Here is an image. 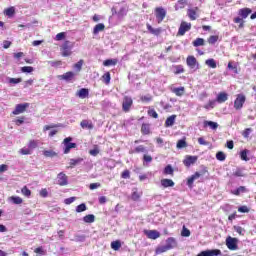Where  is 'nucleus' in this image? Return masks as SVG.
<instances>
[{
    "mask_svg": "<svg viewBox=\"0 0 256 256\" xmlns=\"http://www.w3.org/2000/svg\"><path fill=\"white\" fill-rule=\"evenodd\" d=\"M175 247H177V240L173 237H170L166 240V244L164 246H159L156 248V255H161V253L171 251V249H175Z\"/></svg>",
    "mask_w": 256,
    "mask_h": 256,
    "instance_id": "1",
    "label": "nucleus"
},
{
    "mask_svg": "<svg viewBox=\"0 0 256 256\" xmlns=\"http://www.w3.org/2000/svg\"><path fill=\"white\" fill-rule=\"evenodd\" d=\"M246 97L243 94H238L234 101V108L236 110L243 109V105H245Z\"/></svg>",
    "mask_w": 256,
    "mask_h": 256,
    "instance_id": "2",
    "label": "nucleus"
},
{
    "mask_svg": "<svg viewBox=\"0 0 256 256\" xmlns=\"http://www.w3.org/2000/svg\"><path fill=\"white\" fill-rule=\"evenodd\" d=\"M238 239L237 238H233L231 236L226 238V246L228 247V249H230V251H237L238 246Z\"/></svg>",
    "mask_w": 256,
    "mask_h": 256,
    "instance_id": "3",
    "label": "nucleus"
},
{
    "mask_svg": "<svg viewBox=\"0 0 256 256\" xmlns=\"http://www.w3.org/2000/svg\"><path fill=\"white\" fill-rule=\"evenodd\" d=\"M132 105H133V99L129 96H125L122 102L123 111H125V113H128Z\"/></svg>",
    "mask_w": 256,
    "mask_h": 256,
    "instance_id": "4",
    "label": "nucleus"
},
{
    "mask_svg": "<svg viewBox=\"0 0 256 256\" xmlns=\"http://www.w3.org/2000/svg\"><path fill=\"white\" fill-rule=\"evenodd\" d=\"M155 15L158 23H161L163 19H165L167 11H165L163 7H158L155 9Z\"/></svg>",
    "mask_w": 256,
    "mask_h": 256,
    "instance_id": "5",
    "label": "nucleus"
},
{
    "mask_svg": "<svg viewBox=\"0 0 256 256\" xmlns=\"http://www.w3.org/2000/svg\"><path fill=\"white\" fill-rule=\"evenodd\" d=\"M28 107H29V103L18 104L16 105L12 113L13 115H21V113H25Z\"/></svg>",
    "mask_w": 256,
    "mask_h": 256,
    "instance_id": "6",
    "label": "nucleus"
},
{
    "mask_svg": "<svg viewBox=\"0 0 256 256\" xmlns=\"http://www.w3.org/2000/svg\"><path fill=\"white\" fill-rule=\"evenodd\" d=\"M190 30H191V23L182 22L178 30V35L183 36L185 35V33H187V31H190Z\"/></svg>",
    "mask_w": 256,
    "mask_h": 256,
    "instance_id": "7",
    "label": "nucleus"
},
{
    "mask_svg": "<svg viewBox=\"0 0 256 256\" xmlns=\"http://www.w3.org/2000/svg\"><path fill=\"white\" fill-rule=\"evenodd\" d=\"M144 234L148 237V239H159L161 237V233L157 230H144Z\"/></svg>",
    "mask_w": 256,
    "mask_h": 256,
    "instance_id": "8",
    "label": "nucleus"
},
{
    "mask_svg": "<svg viewBox=\"0 0 256 256\" xmlns=\"http://www.w3.org/2000/svg\"><path fill=\"white\" fill-rule=\"evenodd\" d=\"M83 163V158H72L68 160L67 169H74L77 165H81Z\"/></svg>",
    "mask_w": 256,
    "mask_h": 256,
    "instance_id": "9",
    "label": "nucleus"
},
{
    "mask_svg": "<svg viewBox=\"0 0 256 256\" xmlns=\"http://www.w3.org/2000/svg\"><path fill=\"white\" fill-rule=\"evenodd\" d=\"M75 47V43L66 41L65 42V57H70L73 55V51H71Z\"/></svg>",
    "mask_w": 256,
    "mask_h": 256,
    "instance_id": "10",
    "label": "nucleus"
},
{
    "mask_svg": "<svg viewBox=\"0 0 256 256\" xmlns=\"http://www.w3.org/2000/svg\"><path fill=\"white\" fill-rule=\"evenodd\" d=\"M217 255H221V250L202 251L197 256H217Z\"/></svg>",
    "mask_w": 256,
    "mask_h": 256,
    "instance_id": "11",
    "label": "nucleus"
},
{
    "mask_svg": "<svg viewBox=\"0 0 256 256\" xmlns=\"http://www.w3.org/2000/svg\"><path fill=\"white\" fill-rule=\"evenodd\" d=\"M201 175H203V173L195 172V174L188 178L187 185L188 187H190V189L193 188V183L195 182V180L199 179Z\"/></svg>",
    "mask_w": 256,
    "mask_h": 256,
    "instance_id": "12",
    "label": "nucleus"
},
{
    "mask_svg": "<svg viewBox=\"0 0 256 256\" xmlns=\"http://www.w3.org/2000/svg\"><path fill=\"white\" fill-rule=\"evenodd\" d=\"M183 163L186 167H191V165L197 163V156H186Z\"/></svg>",
    "mask_w": 256,
    "mask_h": 256,
    "instance_id": "13",
    "label": "nucleus"
},
{
    "mask_svg": "<svg viewBox=\"0 0 256 256\" xmlns=\"http://www.w3.org/2000/svg\"><path fill=\"white\" fill-rule=\"evenodd\" d=\"M50 129L52 130L49 132V137H54V135H57V133L59 132V130L57 129V126L55 125L44 126V131H49Z\"/></svg>",
    "mask_w": 256,
    "mask_h": 256,
    "instance_id": "14",
    "label": "nucleus"
},
{
    "mask_svg": "<svg viewBox=\"0 0 256 256\" xmlns=\"http://www.w3.org/2000/svg\"><path fill=\"white\" fill-rule=\"evenodd\" d=\"M186 63L188 67H190V69H195L197 65V59L195 58V56H188L186 59Z\"/></svg>",
    "mask_w": 256,
    "mask_h": 256,
    "instance_id": "15",
    "label": "nucleus"
},
{
    "mask_svg": "<svg viewBox=\"0 0 256 256\" xmlns=\"http://www.w3.org/2000/svg\"><path fill=\"white\" fill-rule=\"evenodd\" d=\"M227 99H229V95L226 92H220L216 97L217 103H225Z\"/></svg>",
    "mask_w": 256,
    "mask_h": 256,
    "instance_id": "16",
    "label": "nucleus"
},
{
    "mask_svg": "<svg viewBox=\"0 0 256 256\" xmlns=\"http://www.w3.org/2000/svg\"><path fill=\"white\" fill-rule=\"evenodd\" d=\"M172 93H175L177 97H183L185 95V87L172 88Z\"/></svg>",
    "mask_w": 256,
    "mask_h": 256,
    "instance_id": "17",
    "label": "nucleus"
},
{
    "mask_svg": "<svg viewBox=\"0 0 256 256\" xmlns=\"http://www.w3.org/2000/svg\"><path fill=\"white\" fill-rule=\"evenodd\" d=\"M175 119H177V115H171L165 121V127H173L175 125Z\"/></svg>",
    "mask_w": 256,
    "mask_h": 256,
    "instance_id": "18",
    "label": "nucleus"
},
{
    "mask_svg": "<svg viewBox=\"0 0 256 256\" xmlns=\"http://www.w3.org/2000/svg\"><path fill=\"white\" fill-rule=\"evenodd\" d=\"M197 11H199V8H195V9H188V17L189 19H191V21H195V19H197Z\"/></svg>",
    "mask_w": 256,
    "mask_h": 256,
    "instance_id": "19",
    "label": "nucleus"
},
{
    "mask_svg": "<svg viewBox=\"0 0 256 256\" xmlns=\"http://www.w3.org/2000/svg\"><path fill=\"white\" fill-rule=\"evenodd\" d=\"M239 15L242 17V19H247L249 15H251V9L249 8H243L239 10Z\"/></svg>",
    "mask_w": 256,
    "mask_h": 256,
    "instance_id": "20",
    "label": "nucleus"
},
{
    "mask_svg": "<svg viewBox=\"0 0 256 256\" xmlns=\"http://www.w3.org/2000/svg\"><path fill=\"white\" fill-rule=\"evenodd\" d=\"M161 185L164 188L175 187V182H173V180H171V179H162L161 180Z\"/></svg>",
    "mask_w": 256,
    "mask_h": 256,
    "instance_id": "21",
    "label": "nucleus"
},
{
    "mask_svg": "<svg viewBox=\"0 0 256 256\" xmlns=\"http://www.w3.org/2000/svg\"><path fill=\"white\" fill-rule=\"evenodd\" d=\"M8 200L14 205H21V203H23V198L19 196H11L8 198Z\"/></svg>",
    "mask_w": 256,
    "mask_h": 256,
    "instance_id": "22",
    "label": "nucleus"
},
{
    "mask_svg": "<svg viewBox=\"0 0 256 256\" xmlns=\"http://www.w3.org/2000/svg\"><path fill=\"white\" fill-rule=\"evenodd\" d=\"M101 31H105V24L99 23L93 29V34L98 35Z\"/></svg>",
    "mask_w": 256,
    "mask_h": 256,
    "instance_id": "23",
    "label": "nucleus"
},
{
    "mask_svg": "<svg viewBox=\"0 0 256 256\" xmlns=\"http://www.w3.org/2000/svg\"><path fill=\"white\" fill-rule=\"evenodd\" d=\"M23 81L21 78H11V77H6L5 83H9L10 85H17Z\"/></svg>",
    "mask_w": 256,
    "mask_h": 256,
    "instance_id": "24",
    "label": "nucleus"
},
{
    "mask_svg": "<svg viewBox=\"0 0 256 256\" xmlns=\"http://www.w3.org/2000/svg\"><path fill=\"white\" fill-rule=\"evenodd\" d=\"M77 95L78 97H80V99H85L86 97L89 96V90L82 88L78 91Z\"/></svg>",
    "mask_w": 256,
    "mask_h": 256,
    "instance_id": "25",
    "label": "nucleus"
},
{
    "mask_svg": "<svg viewBox=\"0 0 256 256\" xmlns=\"http://www.w3.org/2000/svg\"><path fill=\"white\" fill-rule=\"evenodd\" d=\"M247 192V188H245V186H240L238 187L236 190L231 191L232 195H241V193H246Z\"/></svg>",
    "mask_w": 256,
    "mask_h": 256,
    "instance_id": "26",
    "label": "nucleus"
},
{
    "mask_svg": "<svg viewBox=\"0 0 256 256\" xmlns=\"http://www.w3.org/2000/svg\"><path fill=\"white\" fill-rule=\"evenodd\" d=\"M56 183H57V185H60L61 187H63V185H65V174L63 172L58 174Z\"/></svg>",
    "mask_w": 256,
    "mask_h": 256,
    "instance_id": "27",
    "label": "nucleus"
},
{
    "mask_svg": "<svg viewBox=\"0 0 256 256\" xmlns=\"http://www.w3.org/2000/svg\"><path fill=\"white\" fill-rule=\"evenodd\" d=\"M205 65H207L211 69H217V62H215V59L213 58L206 60Z\"/></svg>",
    "mask_w": 256,
    "mask_h": 256,
    "instance_id": "28",
    "label": "nucleus"
},
{
    "mask_svg": "<svg viewBox=\"0 0 256 256\" xmlns=\"http://www.w3.org/2000/svg\"><path fill=\"white\" fill-rule=\"evenodd\" d=\"M147 29H148V31H150V33H152V35H161V28H152V26L151 25H147Z\"/></svg>",
    "mask_w": 256,
    "mask_h": 256,
    "instance_id": "29",
    "label": "nucleus"
},
{
    "mask_svg": "<svg viewBox=\"0 0 256 256\" xmlns=\"http://www.w3.org/2000/svg\"><path fill=\"white\" fill-rule=\"evenodd\" d=\"M84 223H95V215L93 214H88L83 217Z\"/></svg>",
    "mask_w": 256,
    "mask_h": 256,
    "instance_id": "30",
    "label": "nucleus"
},
{
    "mask_svg": "<svg viewBox=\"0 0 256 256\" xmlns=\"http://www.w3.org/2000/svg\"><path fill=\"white\" fill-rule=\"evenodd\" d=\"M192 45L194 47H203V45H205V39L197 38L196 40L193 41Z\"/></svg>",
    "mask_w": 256,
    "mask_h": 256,
    "instance_id": "31",
    "label": "nucleus"
},
{
    "mask_svg": "<svg viewBox=\"0 0 256 256\" xmlns=\"http://www.w3.org/2000/svg\"><path fill=\"white\" fill-rule=\"evenodd\" d=\"M111 249H113L114 251H119V249H121V241L116 240L111 242Z\"/></svg>",
    "mask_w": 256,
    "mask_h": 256,
    "instance_id": "32",
    "label": "nucleus"
},
{
    "mask_svg": "<svg viewBox=\"0 0 256 256\" xmlns=\"http://www.w3.org/2000/svg\"><path fill=\"white\" fill-rule=\"evenodd\" d=\"M38 146H39V141H37V140H30L28 143V148L32 151L34 149H37Z\"/></svg>",
    "mask_w": 256,
    "mask_h": 256,
    "instance_id": "33",
    "label": "nucleus"
},
{
    "mask_svg": "<svg viewBox=\"0 0 256 256\" xmlns=\"http://www.w3.org/2000/svg\"><path fill=\"white\" fill-rule=\"evenodd\" d=\"M80 125L82 129H93V124L87 120H83Z\"/></svg>",
    "mask_w": 256,
    "mask_h": 256,
    "instance_id": "34",
    "label": "nucleus"
},
{
    "mask_svg": "<svg viewBox=\"0 0 256 256\" xmlns=\"http://www.w3.org/2000/svg\"><path fill=\"white\" fill-rule=\"evenodd\" d=\"M204 125L208 126L210 129H217L219 127V124H217V122H213V121H204Z\"/></svg>",
    "mask_w": 256,
    "mask_h": 256,
    "instance_id": "35",
    "label": "nucleus"
},
{
    "mask_svg": "<svg viewBox=\"0 0 256 256\" xmlns=\"http://www.w3.org/2000/svg\"><path fill=\"white\" fill-rule=\"evenodd\" d=\"M176 147L177 149H185L187 147V141L185 139L178 140Z\"/></svg>",
    "mask_w": 256,
    "mask_h": 256,
    "instance_id": "36",
    "label": "nucleus"
},
{
    "mask_svg": "<svg viewBox=\"0 0 256 256\" xmlns=\"http://www.w3.org/2000/svg\"><path fill=\"white\" fill-rule=\"evenodd\" d=\"M77 147V144L69 142L67 144H65V153H69V151H71V149H75Z\"/></svg>",
    "mask_w": 256,
    "mask_h": 256,
    "instance_id": "37",
    "label": "nucleus"
},
{
    "mask_svg": "<svg viewBox=\"0 0 256 256\" xmlns=\"http://www.w3.org/2000/svg\"><path fill=\"white\" fill-rule=\"evenodd\" d=\"M104 67H111V65H117V60L108 59L103 62Z\"/></svg>",
    "mask_w": 256,
    "mask_h": 256,
    "instance_id": "38",
    "label": "nucleus"
},
{
    "mask_svg": "<svg viewBox=\"0 0 256 256\" xmlns=\"http://www.w3.org/2000/svg\"><path fill=\"white\" fill-rule=\"evenodd\" d=\"M233 177H245V174L243 173V169L237 168L235 172H233Z\"/></svg>",
    "mask_w": 256,
    "mask_h": 256,
    "instance_id": "39",
    "label": "nucleus"
},
{
    "mask_svg": "<svg viewBox=\"0 0 256 256\" xmlns=\"http://www.w3.org/2000/svg\"><path fill=\"white\" fill-rule=\"evenodd\" d=\"M83 211H87V205H85V203H82L76 207L77 213H83Z\"/></svg>",
    "mask_w": 256,
    "mask_h": 256,
    "instance_id": "40",
    "label": "nucleus"
},
{
    "mask_svg": "<svg viewBox=\"0 0 256 256\" xmlns=\"http://www.w3.org/2000/svg\"><path fill=\"white\" fill-rule=\"evenodd\" d=\"M5 15H7V17H13V15H15V8L10 7L8 9H6L4 11Z\"/></svg>",
    "mask_w": 256,
    "mask_h": 256,
    "instance_id": "41",
    "label": "nucleus"
},
{
    "mask_svg": "<svg viewBox=\"0 0 256 256\" xmlns=\"http://www.w3.org/2000/svg\"><path fill=\"white\" fill-rule=\"evenodd\" d=\"M226 158H227V156L223 152H221V151L217 152L216 159L218 161H225Z\"/></svg>",
    "mask_w": 256,
    "mask_h": 256,
    "instance_id": "42",
    "label": "nucleus"
},
{
    "mask_svg": "<svg viewBox=\"0 0 256 256\" xmlns=\"http://www.w3.org/2000/svg\"><path fill=\"white\" fill-rule=\"evenodd\" d=\"M20 153H21V155H31V153H33V152L31 149H29V146H28V147H24V148L20 149Z\"/></svg>",
    "mask_w": 256,
    "mask_h": 256,
    "instance_id": "43",
    "label": "nucleus"
},
{
    "mask_svg": "<svg viewBox=\"0 0 256 256\" xmlns=\"http://www.w3.org/2000/svg\"><path fill=\"white\" fill-rule=\"evenodd\" d=\"M164 175H173V166L167 165L164 169Z\"/></svg>",
    "mask_w": 256,
    "mask_h": 256,
    "instance_id": "44",
    "label": "nucleus"
},
{
    "mask_svg": "<svg viewBox=\"0 0 256 256\" xmlns=\"http://www.w3.org/2000/svg\"><path fill=\"white\" fill-rule=\"evenodd\" d=\"M217 41H219V36H210L208 39L210 45H215Z\"/></svg>",
    "mask_w": 256,
    "mask_h": 256,
    "instance_id": "45",
    "label": "nucleus"
},
{
    "mask_svg": "<svg viewBox=\"0 0 256 256\" xmlns=\"http://www.w3.org/2000/svg\"><path fill=\"white\" fill-rule=\"evenodd\" d=\"M21 191L22 195H24L25 197H31V190H29L27 186H24Z\"/></svg>",
    "mask_w": 256,
    "mask_h": 256,
    "instance_id": "46",
    "label": "nucleus"
},
{
    "mask_svg": "<svg viewBox=\"0 0 256 256\" xmlns=\"http://www.w3.org/2000/svg\"><path fill=\"white\" fill-rule=\"evenodd\" d=\"M181 235H182V237H190L191 231L189 229H187L185 226H183Z\"/></svg>",
    "mask_w": 256,
    "mask_h": 256,
    "instance_id": "47",
    "label": "nucleus"
},
{
    "mask_svg": "<svg viewBox=\"0 0 256 256\" xmlns=\"http://www.w3.org/2000/svg\"><path fill=\"white\" fill-rule=\"evenodd\" d=\"M215 103H217L216 100H210L208 104L204 106V109H213L215 107Z\"/></svg>",
    "mask_w": 256,
    "mask_h": 256,
    "instance_id": "48",
    "label": "nucleus"
},
{
    "mask_svg": "<svg viewBox=\"0 0 256 256\" xmlns=\"http://www.w3.org/2000/svg\"><path fill=\"white\" fill-rule=\"evenodd\" d=\"M103 79L106 85H109V83H111V74L109 72L105 73Z\"/></svg>",
    "mask_w": 256,
    "mask_h": 256,
    "instance_id": "49",
    "label": "nucleus"
},
{
    "mask_svg": "<svg viewBox=\"0 0 256 256\" xmlns=\"http://www.w3.org/2000/svg\"><path fill=\"white\" fill-rule=\"evenodd\" d=\"M73 77H75L74 72H66V74H65V81H72Z\"/></svg>",
    "mask_w": 256,
    "mask_h": 256,
    "instance_id": "50",
    "label": "nucleus"
},
{
    "mask_svg": "<svg viewBox=\"0 0 256 256\" xmlns=\"http://www.w3.org/2000/svg\"><path fill=\"white\" fill-rule=\"evenodd\" d=\"M22 73H33V67L32 66H24L21 68Z\"/></svg>",
    "mask_w": 256,
    "mask_h": 256,
    "instance_id": "51",
    "label": "nucleus"
},
{
    "mask_svg": "<svg viewBox=\"0 0 256 256\" xmlns=\"http://www.w3.org/2000/svg\"><path fill=\"white\" fill-rule=\"evenodd\" d=\"M247 153H249V151H247V150H243L240 153V157H241L242 161H249V157H247Z\"/></svg>",
    "mask_w": 256,
    "mask_h": 256,
    "instance_id": "52",
    "label": "nucleus"
},
{
    "mask_svg": "<svg viewBox=\"0 0 256 256\" xmlns=\"http://www.w3.org/2000/svg\"><path fill=\"white\" fill-rule=\"evenodd\" d=\"M43 155L45 157H55V155H57V153H55L54 151L52 150H46L43 152Z\"/></svg>",
    "mask_w": 256,
    "mask_h": 256,
    "instance_id": "53",
    "label": "nucleus"
},
{
    "mask_svg": "<svg viewBox=\"0 0 256 256\" xmlns=\"http://www.w3.org/2000/svg\"><path fill=\"white\" fill-rule=\"evenodd\" d=\"M135 153H147V149L143 145H140L135 148Z\"/></svg>",
    "mask_w": 256,
    "mask_h": 256,
    "instance_id": "54",
    "label": "nucleus"
},
{
    "mask_svg": "<svg viewBox=\"0 0 256 256\" xmlns=\"http://www.w3.org/2000/svg\"><path fill=\"white\" fill-rule=\"evenodd\" d=\"M48 63L51 67H61V65H63L61 61H49Z\"/></svg>",
    "mask_w": 256,
    "mask_h": 256,
    "instance_id": "55",
    "label": "nucleus"
},
{
    "mask_svg": "<svg viewBox=\"0 0 256 256\" xmlns=\"http://www.w3.org/2000/svg\"><path fill=\"white\" fill-rule=\"evenodd\" d=\"M82 67H83V60H80L76 64H74V69H76V71L78 72L81 71Z\"/></svg>",
    "mask_w": 256,
    "mask_h": 256,
    "instance_id": "56",
    "label": "nucleus"
},
{
    "mask_svg": "<svg viewBox=\"0 0 256 256\" xmlns=\"http://www.w3.org/2000/svg\"><path fill=\"white\" fill-rule=\"evenodd\" d=\"M140 198H141V194H139V192H137V190H135V191L132 193V200H133V201H139Z\"/></svg>",
    "mask_w": 256,
    "mask_h": 256,
    "instance_id": "57",
    "label": "nucleus"
},
{
    "mask_svg": "<svg viewBox=\"0 0 256 256\" xmlns=\"http://www.w3.org/2000/svg\"><path fill=\"white\" fill-rule=\"evenodd\" d=\"M65 39V32L58 33L55 37L56 41H63Z\"/></svg>",
    "mask_w": 256,
    "mask_h": 256,
    "instance_id": "58",
    "label": "nucleus"
},
{
    "mask_svg": "<svg viewBox=\"0 0 256 256\" xmlns=\"http://www.w3.org/2000/svg\"><path fill=\"white\" fill-rule=\"evenodd\" d=\"M141 130H142V133H144V135H149V126L148 125L143 124Z\"/></svg>",
    "mask_w": 256,
    "mask_h": 256,
    "instance_id": "59",
    "label": "nucleus"
},
{
    "mask_svg": "<svg viewBox=\"0 0 256 256\" xmlns=\"http://www.w3.org/2000/svg\"><path fill=\"white\" fill-rule=\"evenodd\" d=\"M148 115L150 117H153V119H157V117H159V114H157V112L155 110H149Z\"/></svg>",
    "mask_w": 256,
    "mask_h": 256,
    "instance_id": "60",
    "label": "nucleus"
},
{
    "mask_svg": "<svg viewBox=\"0 0 256 256\" xmlns=\"http://www.w3.org/2000/svg\"><path fill=\"white\" fill-rule=\"evenodd\" d=\"M34 253L37 255H45V250H43V247H38L34 250Z\"/></svg>",
    "mask_w": 256,
    "mask_h": 256,
    "instance_id": "61",
    "label": "nucleus"
},
{
    "mask_svg": "<svg viewBox=\"0 0 256 256\" xmlns=\"http://www.w3.org/2000/svg\"><path fill=\"white\" fill-rule=\"evenodd\" d=\"M239 213H249V207L241 206L238 208Z\"/></svg>",
    "mask_w": 256,
    "mask_h": 256,
    "instance_id": "62",
    "label": "nucleus"
},
{
    "mask_svg": "<svg viewBox=\"0 0 256 256\" xmlns=\"http://www.w3.org/2000/svg\"><path fill=\"white\" fill-rule=\"evenodd\" d=\"M185 69H183V66H176L175 74L179 75V73H184Z\"/></svg>",
    "mask_w": 256,
    "mask_h": 256,
    "instance_id": "63",
    "label": "nucleus"
},
{
    "mask_svg": "<svg viewBox=\"0 0 256 256\" xmlns=\"http://www.w3.org/2000/svg\"><path fill=\"white\" fill-rule=\"evenodd\" d=\"M199 145H209V142L205 141V138L200 137L198 138Z\"/></svg>",
    "mask_w": 256,
    "mask_h": 256,
    "instance_id": "64",
    "label": "nucleus"
}]
</instances>
